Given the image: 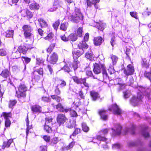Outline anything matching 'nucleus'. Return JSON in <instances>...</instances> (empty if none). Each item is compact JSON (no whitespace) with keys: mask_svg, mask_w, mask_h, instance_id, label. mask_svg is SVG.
I'll use <instances>...</instances> for the list:
<instances>
[{"mask_svg":"<svg viewBox=\"0 0 151 151\" xmlns=\"http://www.w3.org/2000/svg\"><path fill=\"white\" fill-rule=\"evenodd\" d=\"M67 15H68V19L72 22L77 23L83 19V16L80 10L76 8L73 12L72 13L70 11H68Z\"/></svg>","mask_w":151,"mask_h":151,"instance_id":"1","label":"nucleus"},{"mask_svg":"<svg viewBox=\"0 0 151 151\" xmlns=\"http://www.w3.org/2000/svg\"><path fill=\"white\" fill-rule=\"evenodd\" d=\"M22 60L24 62V61L25 63L26 64H28L29 63L31 60V59L27 57H22Z\"/></svg>","mask_w":151,"mask_h":151,"instance_id":"50","label":"nucleus"},{"mask_svg":"<svg viewBox=\"0 0 151 151\" xmlns=\"http://www.w3.org/2000/svg\"><path fill=\"white\" fill-rule=\"evenodd\" d=\"M51 98L53 100L56 101L58 102H60L61 98L57 95H53L51 96Z\"/></svg>","mask_w":151,"mask_h":151,"instance_id":"35","label":"nucleus"},{"mask_svg":"<svg viewBox=\"0 0 151 151\" xmlns=\"http://www.w3.org/2000/svg\"><path fill=\"white\" fill-rule=\"evenodd\" d=\"M136 127L134 125H132L130 128H127L125 129V134L128 133L132 134H135L136 133Z\"/></svg>","mask_w":151,"mask_h":151,"instance_id":"14","label":"nucleus"},{"mask_svg":"<svg viewBox=\"0 0 151 151\" xmlns=\"http://www.w3.org/2000/svg\"><path fill=\"white\" fill-rule=\"evenodd\" d=\"M81 131V130L80 129L78 128H76L75 129L72 135H71L70 136V138H71L72 136H76L78 133L80 132Z\"/></svg>","mask_w":151,"mask_h":151,"instance_id":"40","label":"nucleus"},{"mask_svg":"<svg viewBox=\"0 0 151 151\" xmlns=\"http://www.w3.org/2000/svg\"><path fill=\"white\" fill-rule=\"evenodd\" d=\"M122 129V127L119 124H117L115 127V129L112 130L113 131V134L115 135H119L121 133V130Z\"/></svg>","mask_w":151,"mask_h":151,"instance_id":"17","label":"nucleus"},{"mask_svg":"<svg viewBox=\"0 0 151 151\" xmlns=\"http://www.w3.org/2000/svg\"><path fill=\"white\" fill-rule=\"evenodd\" d=\"M149 60L148 59L144 58L143 59L142 62V65L147 68L149 67Z\"/></svg>","mask_w":151,"mask_h":151,"instance_id":"30","label":"nucleus"},{"mask_svg":"<svg viewBox=\"0 0 151 151\" xmlns=\"http://www.w3.org/2000/svg\"><path fill=\"white\" fill-rule=\"evenodd\" d=\"M83 130L85 132H87L89 130V128L85 123H83L82 124Z\"/></svg>","mask_w":151,"mask_h":151,"instance_id":"36","label":"nucleus"},{"mask_svg":"<svg viewBox=\"0 0 151 151\" xmlns=\"http://www.w3.org/2000/svg\"><path fill=\"white\" fill-rule=\"evenodd\" d=\"M122 147V145L120 144L116 143L113 145L112 147L114 149H119Z\"/></svg>","mask_w":151,"mask_h":151,"instance_id":"56","label":"nucleus"},{"mask_svg":"<svg viewBox=\"0 0 151 151\" xmlns=\"http://www.w3.org/2000/svg\"><path fill=\"white\" fill-rule=\"evenodd\" d=\"M58 59V56L55 52L48 55L47 60L50 63L52 64H55L57 62Z\"/></svg>","mask_w":151,"mask_h":151,"instance_id":"9","label":"nucleus"},{"mask_svg":"<svg viewBox=\"0 0 151 151\" xmlns=\"http://www.w3.org/2000/svg\"><path fill=\"white\" fill-rule=\"evenodd\" d=\"M84 52L83 50L80 51L75 49L73 52V57L74 59H77L83 54Z\"/></svg>","mask_w":151,"mask_h":151,"instance_id":"16","label":"nucleus"},{"mask_svg":"<svg viewBox=\"0 0 151 151\" xmlns=\"http://www.w3.org/2000/svg\"><path fill=\"white\" fill-rule=\"evenodd\" d=\"M139 91V92L137 93V98L133 96L130 99V103L133 106H137L141 101L142 92L140 90Z\"/></svg>","mask_w":151,"mask_h":151,"instance_id":"3","label":"nucleus"},{"mask_svg":"<svg viewBox=\"0 0 151 151\" xmlns=\"http://www.w3.org/2000/svg\"><path fill=\"white\" fill-rule=\"evenodd\" d=\"M40 6L39 4L36 3L35 2H33L30 5L29 8L31 9H38L40 8Z\"/></svg>","mask_w":151,"mask_h":151,"instance_id":"25","label":"nucleus"},{"mask_svg":"<svg viewBox=\"0 0 151 151\" xmlns=\"http://www.w3.org/2000/svg\"><path fill=\"white\" fill-rule=\"evenodd\" d=\"M59 85L58 84L57 86L56 87V88H55L54 91L55 92V95H60V94L61 91L60 90L59 88L58 87Z\"/></svg>","mask_w":151,"mask_h":151,"instance_id":"53","label":"nucleus"},{"mask_svg":"<svg viewBox=\"0 0 151 151\" xmlns=\"http://www.w3.org/2000/svg\"><path fill=\"white\" fill-rule=\"evenodd\" d=\"M78 47L81 51L83 50L84 52L85 50L88 48V45L86 42L83 40L80 42L78 45Z\"/></svg>","mask_w":151,"mask_h":151,"instance_id":"15","label":"nucleus"},{"mask_svg":"<svg viewBox=\"0 0 151 151\" xmlns=\"http://www.w3.org/2000/svg\"><path fill=\"white\" fill-rule=\"evenodd\" d=\"M24 32V37L27 38H30L32 36L31 32L32 29L30 26L28 25H24L22 27Z\"/></svg>","mask_w":151,"mask_h":151,"instance_id":"5","label":"nucleus"},{"mask_svg":"<svg viewBox=\"0 0 151 151\" xmlns=\"http://www.w3.org/2000/svg\"><path fill=\"white\" fill-rule=\"evenodd\" d=\"M32 47L30 46L27 45L26 46L19 47L18 49V50L16 51V53L17 54V55H16V58H19L20 56L21 53L25 54L26 53L28 49H31Z\"/></svg>","mask_w":151,"mask_h":151,"instance_id":"6","label":"nucleus"},{"mask_svg":"<svg viewBox=\"0 0 151 151\" xmlns=\"http://www.w3.org/2000/svg\"><path fill=\"white\" fill-rule=\"evenodd\" d=\"M124 98L127 99L131 95V93L129 91H127L123 92Z\"/></svg>","mask_w":151,"mask_h":151,"instance_id":"41","label":"nucleus"},{"mask_svg":"<svg viewBox=\"0 0 151 151\" xmlns=\"http://www.w3.org/2000/svg\"><path fill=\"white\" fill-rule=\"evenodd\" d=\"M55 46V43H53L51 44L49 46V47L47 50V52L50 53V52L52 51Z\"/></svg>","mask_w":151,"mask_h":151,"instance_id":"38","label":"nucleus"},{"mask_svg":"<svg viewBox=\"0 0 151 151\" xmlns=\"http://www.w3.org/2000/svg\"><path fill=\"white\" fill-rule=\"evenodd\" d=\"M56 109L59 111L61 112H63V107L60 103H59L56 106Z\"/></svg>","mask_w":151,"mask_h":151,"instance_id":"42","label":"nucleus"},{"mask_svg":"<svg viewBox=\"0 0 151 151\" xmlns=\"http://www.w3.org/2000/svg\"><path fill=\"white\" fill-rule=\"evenodd\" d=\"M90 95L92 99L95 101L99 97V94L98 93L95 91H92L90 92Z\"/></svg>","mask_w":151,"mask_h":151,"instance_id":"23","label":"nucleus"},{"mask_svg":"<svg viewBox=\"0 0 151 151\" xmlns=\"http://www.w3.org/2000/svg\"><path fill=\"white\" fill-rule=\"evenodd\" d=\"M14 31L12 30H8L6 32V37H12L13 36Z\"/></svg>","mask_w":151,"mask_h":151,"instance_id":"31","label":"nucleus"},{"mask_svg":"<svg viewBox=\"0 0 151 151\" xmlns=\"http://www.w3.org/2000/svg\"><path fill=\"white\" fill-rule=\"evenodd\" d=\"M69 40L72 41H76L77 39V37L76 34H71L68 36Z\"/></svg>","mask_w":151,"mask_h":151,"instance_id":"33","label":"nucleus"},{"mask_svg":"<svg viewBox=\"0 0 151 151\" xmlns=\"http://www.w3.org/2000/svg\"><path fill=\"white\" fill-rule=\"evenodd\" d=\"M113 62V65H115L117 61L118 58L115 55H112L111 58Z\"/></svg>","mask_w":151,"mask_h":151,"instance_id":"48","label":"nucleus"},{"mask_svg":"<svg viewBox=\"0 0 151 151\" xmlns=\"http://www.w3.org/2000/svg\"><path fill=\"white\" fill-rule=\"evenodd\" d=\"M83 28L82 27H79L77 29V34L78 36L81 37L82 35V33L83 32L82 31Z\"/></svg>","mask_w":151,"mask_h":151,"instance_id":"49","label":"nucleus"},{"mask_svg":"<svg viewBox=\"0 0 151 151\" xmlns=\"http://www.w3.org/2000/svg\"><path fill=\"white\" fill-rule=\"evenodd\" d=\"M105 26V24L103 23L100 22L97 24V27L99 29L102 31L104 29Z\"/></svg>","mask_w":151,"mask_h":151,"instance_id":"34","label":"nucleus"},{"mask_svg":"<svg viewBox=\"0 0 151 151\" xmlns=\"http://www.w3.org/2000/svg\"><path fill=\"white\" fill-rule=\"evenodd\" d=\"M31 109L32 111L34 113H40L42 111L41 107L37 105L32 106Z\"/></svg>","mask_w":151,"mask_h":151,"instance_id":"18","label":"nucleus"},{"mask_svg":"<svg viewBox=\"0 0 151 151\" xmlns=\"http://www.w3.org/2000/svg\"><path fill=\"white\" fill-rule=\"evenodd\" d=\"M130 15L132 17L137 19L138 17L137 16V13L134 12H131L130 13Z\"/></svg>","mask_w":151,"mask_h":151,"instance_id":"58","label":"nucleus"},{"mask_svg":"<svg viewBox=\"0 0 151 151\" xmlns=\"http://www.w3.org/2000/svg\"><path fill=\"white\" fill-rule=\"evenodd\" d=\"M60 24V22L59 21H57L55 22L53 24V26L54 29L56 30L58 29L59 24Z\"/></svg>","mask_w":151,"mask_h":151,"instance_id":"54","label":"nucleus"},{"mask_svg":"<svg viewBox=\"0 0 151 151\" xmlns=\"http://www.w3.org/2000/svg\"><path fill=\"white\" fill-rule=\"evenodd\" d=\"M94 68L93 71L94 73L96 74H99L100 73L101 70L103 71L104 70L105 68L104 64L100 63L99 64L95 63L93 64Z\"/></svg>","mask_w":151,"mask_h":151,"instance_id":"7","label":"nucleus"},{"mask_svg":"<svg viewBox=\"0 0 151 151\" xmlns=\"http://www.w3.org/2000/svg\"><path fill=\"white\" fill-rule=\"evenodd\" d=\"M72 78L73 81L76 83L78 84H82V81H85L83 80V78H79L76 76H73L72 77Z\"/></svg>","mask_w":151,"mask_h":151,"instance_id":"19","label":"nucleus"},{"mask_svg":"<svg viewBox=\"0 0 151 151\" xmlns=\"http://www.w3.org/2000/svg\"><path fill=\"white\" fill-rule=\"evenodd\" d=\"M28 10L27 9H24L21 10L20 12L21 13L22 16L24 17L27 16Z\"/></svg>","mask_w":151,"mask_h":151,"instance_id":"46","label":"nucleus"},{"mask_svg":"<svg viewBox=\"0 0 151 151\" xmlns=\"http://www.w3.org/2000/svg\"><path fill=\"white\" fill-rule=\"evenodd\" d=\"M67 120L65 115L62 114H60L58 115L57 121L59 125L63 124Z\"/></svg>","mask_w":151,"mask_h":151,"instance_id":"10","label":"nucleus"},{"mask_svg":"<svg viewBox=\"0 0 151 151\" xmlns=\"http://www.w3.org/2000/svg\"><path fill=\"white\" fill-rule=\"evenodd\" d=\"M99 114L101 116V118L104 120L107 119L108 116L106 114V111L103 110H101L99 111Z\"/></svg>","mask_w":151,"mask_h":151,"instance_id":"20","label":"nucleus"},{"mask_svg":"<svg viewBox=\"0 0 151 151\" xmlns=\"http://www.w3.org/2000/svg\"><path fill=\"white\" fill-rule=\"evenodd\" d=\"M26 124L27 127L26 131V134L27 135H28V134L29 130L31 128V126H29V121L28 120V119L27 117L26 120Z\"/></svg>","mask_w":151,"mask_h":151,"instance_id":"37","label":"nucleus"},{"mask_svg":"<svg viewBox=\"0 0 151 151\" xmlns=\"http://www.w3.org/2000/svg\"><path fill=\"white\" fill-rule=\"evenodd\" d=\"M149 130H150L148 129H146L144 130L143 131H142V136H143L145 138L149 137H150L149 133Z\"/></svg>","mask_w":151,"mask_h":151,"instance_id":"32","label":"nucleus"},{"mask_svg":"<svg viewBox=\"0 0 151 151\" xmlns=\"http://www.w3.org/2000/svg\"><path fill=\"white\" fill-rule=\"evenodd\" d=\"M41 100L44 102H48L51 101V99L49 97L43 96L41 98Z\"/></svg>","mask_w":151,"mask_h":151,"instance_id":"52","label":"nucleus"},{"mask_svg":"<svg viewBox=\"0 0 151 151\" xmlns=\"http://www.w3.org/2000/svg\"><path fill=\"white\" fill-rule=\"evenodd\" d=\"M6 54V52L5 49H0V55L5 56Z\"/></svg>","mask_w":151,"mask_h":151,"instance_id":"51","label":"nucleus"},{"mask_svg":"<svg viewBox=\"0 0 151 151\" xmlns=\"http://www.w3.org/2000/svg\"><path fill=\"white\" fill-rule=\"evenodd\" d=\"M108 70L109 73L111 74H112L114 73L115 70L114 68L112 66H111L110 67H109L108 69Z\"/></svg>","mask_w":151,"mask_h":151,"instance_id":"57","label":"nucleus"},{"mask_svg":"<svg viewBox=\"0 0 151 151\" xmlns=\"http://www.w3.org/2000/svg\"><path fill=\"white\" fill-rule=\"evenodd\" d=\"M79 65V63L77 61V60L76 59L74 60V61L72 65L73 69L75 70L77 69Z\"/></svg>","mask_w":151,"mask_h":151,"instance_id":"39","label":"nucleus"},{"mask_svg":"<svg viewBox=\"0 0 151 151\" xmlns=\"http://www.w3.org/2000/svg\"><path fill=\"white\" fill-rule=\"evenodd\" d=\"M70 115L72 117H76L78 116L76 112L73 110H71L70 112Z\"/></svg>","mask_w":151,"mask_h":151,"instance_id":"59","label":"nucleus"},{"mask_svg":"<svg viewBox=\"0 0 151 151\" xmlns=\"http://www.w3.org/2000/svg\"><path fill=\"white\" fill-rule=\"evenodd\" d=\"M76 121L75 120H70L68 122H66V127L69 128H73L75 124Z\"/></svg>","mask_w":151,"mask_h":151,"instance_id":"22","label":"nucleus"},{"mask_svg":"<svg viewBox=\"0 0 151 151\" xmlns=\"http://www.w3.org/2000/svg\"><path fill=\"white\" fill-rule=\"evenodd\" d=\"M144 75L145 76L148 78L151 82V71L150 72L146 71Z\"/></svg>","mask_w":151,"mask_h":151,"instance_id":"45","label":"nucleus"},{"mask_svg":"<svg viewBox=\"0 0 151 151\" xmlns=\"http://www.w3.org/2000/svg\"><path fill=\"white\" fill-rule=\"evenodd\" d=\"M62 69L65 72L69 73L70 71V70L69 67L66 65L64 66L62 68Z\"/></svg>","mask_w":151,"mask_h":151,"instance_id":"63","label":"nucleus"},{"mask_svg":"<svg viewBox=\"0 0 151 151\" xmlns=\"http://www.w3.org/2000/svg\"><path fill=\"white\" fill-rule=\"evenodd\" d=\"M27 89V88L24 84H20L18 87V91H16V96L18 98L25 96L26 95L25 92Z\"/></svg>","mask_w":151,"mask_h":151,"instance_id":"2","label":"nucleus"},{"mask_svg":"<svg viewBox=\"0 0 151 151\" xmlns=\"http://www.w3.org/2000/svg\"><path fill=\"white\" fill-rule=\"evenodd\" d=\"M38 21L42 27H45L47 25L46 22L42 18L38 19Z\"/></svg>","mask_w":151,"mask_h":151,"instance_id":"27","label":"nucleus"},{"mask_svg":"<svg viewBox=\"0 0 151 151\" xmlns=\"http://www.w3.org/2000/svg\"><path fill=\"white\" fill-rule=\"evenodd\" d=\"M58 141V138L57 137L53 138L52 140V143L54 144H56Z\"/></svg>","mask_w":151,"mask_h":151,"instance_id":"62","label":"nucleus"},{"mask_svg":"<svg viewBox=\"0 0 151 151\" xmlns=\"http://www.w3.org/2000/svg\"><path fill=\"white\" fill-rule=\"evenodd\" d=\"M43 138L47 142H49L50 140V136L47 135L43 136Z\"/></svg>","mask_w":151,"mask_h":151,"instance_id":"61","label":"nucleus"},{"mask_svg":"<svg viewBox=\"0 0 151 151\" xmlns=\"http://www.w3.org/2000/svg\"><path fill=\"white\" fill-rule=\"evenodd\" d=\"M13 142L12 139H10L7 141H5L3 142V145L2 146V148L4 149L5 147H9L10 144Z\"/></svg>","mask_w":151,"mask_h":151,"instance_id":"24","label":"nucleus"},{"mask_svg":"<svg viewBox=\"0 0 151 151\" xmlns=\"http://www.w3.org/2000/svg\"><path fill=\"white\" fill-rule=\"evenodd\" d=\"M141 139H138L135 141H129L127 143V145L129 147L141 146Z\"/></svg>","mask_w":151,"mask_h":151,"instance_id":"11","label":"nucleus"},{"mask_svg":"<svg viewBox=\"0 0 151 151\" xmlns=\"http://www.w3.org/2000/svg\"><path fill=\"white\" fill-rule=\"evenodd\" d=\"M17 101L15 100H10L9 104V107L10 108H12L16 104Z\"/></svg>","mask_w":151,"mask_h":151,"instance_id":"47","label":"nucleus"},{"mask_svg":"<svg viewBox=\"0 0 151 151\" xmlns=\"http://www.w3.org/2000/svg\"><path fill=\"white\" fill-rule=\"evenodd\" d=\"M134 72V69L132 65L129 64L127 65V69H124V73L127 76H129L133 74Z\"/></svg>","mask_w":151,"mask_h":151,"instance_id":"12","label":"nucleus"},{"mask_svg":"<svg viewBox=\"0 0 151 151\" xmlns=\"http://www.w3.org/2000/svg\"><path fill=\"white\" fill-rule=\"evenodd\" d=\"M52 119L51 118H46L45 124L44 126V129L48 133H51L52 129L51 126L52 124Z\"/></svg>","mask_w":151,"mask_h":151,"instance_id":"4","label":"nucleus"},{"mask_svg":"<svg viewBox=\"0 0 151 151\" xmlns=\"http://www.w3.org/2000/svg\"><path fill=\"white\" fill-rule=\"evenodd\" d=\"M68 26V23L65 22L62 23L60 27V29L63 31H66Z\"/></svg>","mask_w":151,"mask_h":151,"instance_id":"29","label":"nucleus"},{"mask_svg":"<svg viewBox=\"0 0 151 151\" xmlns=\"http://www.w3.org/2000/svg\"><path fill=\"white\" fill-rule=\"evenodd\" d=\"M109 109L110 111L113 112L115 114L120 115L122 113L121 110L116 104H112Z\"/></svg>","mask_w":151,"mask_h":151,"instance_id":"8","label":"nucleus"},{"mask_svg":"<svg viewBox=\"0 0 151 151\" xmlns=\"http://www.w3.org/2000/svg\"><path fill=\"white\" fill-rule=\"evenodd\" d=\"M53 35L52 33H50L47 36L45 37L44 38L46 40H50L52 38Z\"/></svg>","mask_w":151,"mask_h":151,"instance_id":"55","label":"nucleus"},{"mask_svg":"<svg viewBox=\"0 0 151 151\" xmlns=\"http://www.w3.org/2000/svg\"><path fill=\"white\" fill-rule=\"evenodd\" d=\"M60 86L61 88L64 87L66 85V82L63 80H60Z\"/></svg>","mask_w":151,"mask_h":151,"instance_id":"60","label":"nucleus"},{"mask_svg":"<svg viewBox=\"0 0 151 151\" xmlns=\"http://www.w3.org/2000/svg\"><path fill=\"white\" fill-rule=\"evenodd\" d=\"M96 139L100 141L105 142L106 143H107L106 142L107 139L104 137H103L101 135H98Z\"/></svg>","mask_w":151,"mask_h":151,"instance_id":"43","label":"nucleus"},{"mask_svg":"<svg viewBox=\"0 0 151 151\" xmlns=\"http://www.w3.org/2000/svg\"><path fill=\"white\" fill-rule=\"evenodd\" d=\"M3 114L6 120L5 121V126L6 127L9 126L11 124V122L9 118L11 117V114L9 113H6V112H4L3 113Z\"/></svg>","mask_w":151,"mask_h":151,"instance_id":"13","label":"nucleus"},{"mask_svg":"<svg viewBox=\"0 0 151 151\" xmlns=\"http://www.w3.org/2000/svg\"><path fill=\"white\" fill-rule=\"evenodd\" d=\"M10 74V73L8 70L5 69L3 70L0 74L3 77L6 78Z\"/></svg>","mask_w":151,"mask_h":151,"instance_id":"28","label":"nucleus"},{"mask_svg":"<svg viewBox=\"0 0 151 151\" xmlns=\"http://www.w3.org/2000/svg\"><path fill=\"white\" fill-rule=\"evenodd\" d=\"M85 57L89 60H94V57L92 52L91 50L88 51L85 54Z\"/></svg>","mask_w":151,"mask_h":151,"instance_id":"21","label":"nucleus"},{"mask_svg":"<svg viewBox=\"0 0 151 151\" xmlns=\"http://www.w3.org/2000/svg\"><path fill=\"white\" fill-rule=\"evenodd\" d=\"M102 74L104 79V80H106L108 79V76L107 73L106 72L105 68L104 70L102 71Z\"/></svg>","mask_w":151,"mask_h":151,"instance_id":"44","label":"nucleus"},{"mask_svg":"<svg viewBox=\"0 0 151 151\" xmlns=\"http://www.w3.org/2000/svg\"><path fill=\"white\" fill-rule=\"evenodd\" d=\"M102 39L101 37H95L94 39V43L96 45H100L102 42Z\"/></svg>","mask_w":151,"mask_h":151,"instance_id":"26","label":"nucleus"},{"mask_svg":"<svg viewBox=\"0 0 151 151\" xmlns=\"http://www.w3.org/2000/svg\"><path fill=\"white\" fill-rule=\"evenodd\" d=\"M60 37L61 40L64 41L66 42L69 40L68 37H66L65 35L63 36H61Z\"/></svg>","mask_w":151,"mask_h":151,"instance_id":"64","label":"nucleus"}]
</instances>
